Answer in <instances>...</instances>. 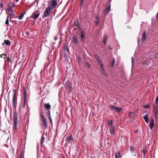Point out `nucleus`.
I'll return each mask as SVG.
<instances>
[{"label":"nucleus","mask_w":158,"mask_h":158,"mask_svg":"<svg viewBox=\"0 0 158 158\" xmlns=\"http://www.w3.org/2000/svg\"><path fill=\"white\" fill-rule=\"evenodd\" d=\"M51 8H55L57 5V1L56 0H51L50 3Z\"/></svg>","instance_id":"obj_3"},{"label":"nucleus","mask_w":158,"mask_h":158,"mask_svg":"<svg viewBox=\"0 0 158 158\" xmlns=\"http://www.w3.org/2000/svg\"><path fill=\"white\" fill-rule=\"evenodd\" d=\"M5 145L6 147H8V146L6 144H5Z\"/></svg>","instance_id":"obj_62"},{"label":"nucleus","mask_w":158,"mask_h":158,"mask_svg":"<svg viewBox=\"0 0 158 158\" xmlns=\"http://www.w3.org/2000/svg\"><path fill=\"white\" fill-rule=\"evenodd\" d=\"M65 86L66 88H67L70 91H72L73 89L71 86V83L68 80L67 81Z\"/></svg>","instance_id":"obj_7"},{"label":"nucleus","mask_w":158,"mask_h":158,"mask_svg":"<svg viewBox=\"0 0 158 158\" xmlns=\"http://www.w3.org/2000/svg\"><path fill=\"white\" fill-rule=\"evenodd\" d=\"M42 122L43 123L45 127H46L47 126V123L46 122V119L42 120Z\"/></svg>","instance_id":"obj_27"},{"label":"nucleus","mask_w":158,"mask_h":158,"mask_svg":"<svg viewBox=\"0 0 158 158\" xmlns=\"http://www.w3.org/2000/svg\"><path fill=\"white\" fill-rule=\"evenodd\" d=\"M5 42H4V43H2V45H3V46H4L5 45Z\"/></svg>","instance_id":"obj_57"},{"label":"nucleus","mask_w":158,"mask_h":158,"mask_svg":"<svg viewBox=\"0 0 158 158\" xmlns=\"http://www.w3.org/2000/svg\"><path fill=\"white\" fill-rule=\"evenodd\" d=\"M108 36L107 35H104V39L103 40V43L104 44H106Z\"/></svg>","instance_id":"obj_18"},{"label":"nucleus","mask_w":158,"mask_h":158,"mask_svg":"<svg viewBox=\"0 0 158 158\" xmlns=\"http://www.w3.org/2000/svg\"><path fill=\"white\" fill-rule=\"evenodd\" d=\"M110 5H109L105 10V12L106 13V15L108 14L110 12Z\"/></svg>","instance_id":"obj_11"},{"label":"nucleus","mask_w":158,"mask_h":158,"mask_svg":"<svg viewBox=\"0 0 158 158\" xmlns=\"http://www.w3.org/2000/svg\"><path fill=\"white\" fill-rule=\"evenodd\" d=\"M98 63V64L100 66L101 68L103 67V64L102 63V61L101 60H99L97 61Z\"/></svg>","instance_id":"obj_29"},{"label":"nucleus","mask_w":158,"mask_h":158,"mask_svg":"<svg viewBox=\"0 0 158 158\" xmlns=\"http://www.w3.org/2000/svg\"><path fill=\"white\" fill-rule=\"evenodd\" d=\"M18 115L16 113H14L13 115V131H15L16 130L17 127Z\"/></svg>","instance_id":"obj_1"},{"label":"nucleus","mask_w":158,"mask_h":158,"mask_svg":"<svg viewBox=\"0 0 158 158\" xmlns=\"http://www.w3.org/2000/svg\"><path fill=\"white\" fill-rule=\"evenodd\" d=\"M148 118V114H146L143 117V118L144 119L145 122L147 123H148V122L149 121Z\"/></svg>","instance_id":"obj_13"},{"label":"nucleus","mask_w":158,"mask_h":158,"mask_svg":"<svg viewBox=\"0 0 158 158\" xmlns=\"http://www.w3.org/2000/svg\"><path fill=\"white\" fill-rule=\"evenodd\" d=\"M80 36L81 37V40L82 42L84 43L85 41V37L83 32L82 31L81 32Z\"/></svg>","instance_id":"obj_10"},{"label":"nucleus","mask_w":158,"mask_h":158,"mask_svg":"<svg viewBox=\"0 0 158 158\" xmlns=\"http://www.w3.org/2000/svg\"><path fill=\"white\" fill-rule=\"evenodd\" d=\"M140 39H139H139H138V42H139V41H140Z\"/></svg>","instance_id":"obj_61"},{"label":"nucleus","mask_w":158,"mask_h":158,"mask_svg":"<svg viewBox=\"0 0 158 158\" xmlns=\"http://www.w3.org/2000/svg\"><path fill=\"white\" fill-rule=\"evenodd\" d=\"M156 18L158 19V12L157 13V16H156Z\"/></svg>","instance_id":"obj_56"},{"label":"nucleus","mask_w":158,"mask_h":158,"mask_svg":"<svg viewBox=\"0 0 158 158\" xmlns=\"http://www.w3.org/2000/svg\"><path fill=\"white\" fill-rule=\"evenodd\" d=\"M23 93H24V95H23V98H24V99H27V95H26L27 92H26V90L25 89H24V90Z\"/></svg>","instance_id":"obj_26"},{"label":"nucleus","mask_w":158,"mask_h":158,"mask_svg":"<svg viewBox=\"0 0 158 158\" xmlns=\"http://www.w3.org/2000/svg\"><path fill=\"white\" fill-rule=\"evenodd\" d=\"M7 61L8 62H11L10 59V58H8L7 59Z\"/></svg>","instance_id":"obj_51"},{"label":"nucleus","mask_w":158,"mask_h":158,"mask_svg":"<svg viewBox=\"0 0 158 158\" xmlns=\"http://www.w3.org/2000/svg\"><path fill=\"white\" fill-rule=\"evenodd\" d=\"M40 117L42 119V120H43V119H45V118L44 116L43 115V114H40Z\"/></svg>","instance_id":"obj_40"},{"label":"nucleus","mask_w":158,"mask_h":158,"mask_svg":"<svg viewBox=\"0 0 158 158\" xmlns=\"http://www.w3.org/2000/svg\"><path fill=\"white\" fill-rule=\"evenodd\" d=\"M4 42L7 45H10V41L9 40H4Z\"/></svg>","instance_id":"obj_21"},{"label":"nucleus","mask_w":158,"mask_h":158,"mask_svg":"<svg viewBox=\"0 0 158 158\" xmlns=\"http://www.w3.org/2000/svg\"><path fill=\"white\" fill-rule=\"evenodd\" d=\"M44 106L45 108L46 109V110H49L50 109L51 106L49 103L45 104L44 105Z\"/></svg>","instance_id":"obj_12"},{"label":"nucleus","mask_w":158,"mask_h":158,"mask_svg":"<svg viewBox=\"0 0 158 158\" xmlns=\"http://www.w3.org/2000/svg\"><path fill=\"white\" fill-rule=\"evenodd\" d=\"M78 61H79L81 60L80 57H78Z\"/></svg>","instance_id":"obj_55"},{"label":"nucleus","mask_w":158,"mask_h":158,"mask_svg":"<svg viewBox=\"0 0 158 158\" xmlns=\"http://www.w3.org/2000/svg\"><path fill=\"white\" fill-rule=\"evenodd\" d=\"M154 125V120L153 118L151 119L149 123V126L151 130L152 129Z\"/></svg>","instance_id":"obj_9"},{"label":"nucleus","mask_w":158,"mask_h":158,"mask_svg":"<svg viewBox=\"0 0 158 158\" xmlns=\"http://www.w3.org/2000/svg\"><path fill=\"white\" fill-rule=\"evenodd\" d=\"M154 112H157V106H156L155 105H154Z\"/></svg>","instance_id":"obj_30"},{"label":"nucleus","mask_w":158,"mask_h":158,"mask_svg":"<svg viewBox=\"0 0 158 158\" xmlns=\"http://www.w3.org/2000/svg\"><path fill=\"white\" fill-rule=\"evenodd\" d=\"M109 107L110 109L116 111L117 112H119L120 111V108L118 107H114L113 106L110 105Z\"/></svg>","instance_id":"obj_8"},{"label":"nucleus","mask_w":158,"mask_h":158,"mask_svg":"<svg viewBox=\"0 0 158 158\" xmlns=\"http://www.w3.org/2000/svg\"><path fill=\"white\" fill-rule=\"evenodd\" d=\"M132 113V112H129V114H128V116L129 117H131V114Z\"/></svg>","instance_id":"obj_50"},{"label":"nucleus","mask_w":158,"mask_h":158,"mask_svg":"<svg viewBox=\"0 0 158 158\" xmlns=\"http://www.w3.org/2000/svg\"><path fill=\"white\" fill-rule=\"evenodd\" d=\"M87 66L88 67H89V68L90 67V65H89V64H87Z\"/></svg>","instance_id":"obj_58"},{"label":"nucleus","mask_w":158,"mask_h":158,"mask_svg":"<svg viewBox=\"0 0 158 158\" xmlns=\"http://www.w3.org/2000/svg\"><path fill=\"white\" fill-rule=\"evenodd\" d=\"M40 13H36L31 16L32 18L35 19H37L40 15Z\"/></svg>","instance_id":"obj_14"},{"label":"nucleus","mask_w":158,"mask_h":158,"mask_svg":"<svg viewBox=\"0 0 158 158\" xmlns=\"http://www.w3.org/2000/svg\"><path fill=\"white\" fill-rule=\"evenodd\" d=\"M16 2H18L19 0H15Z\"/></svg>","instance_id":"obj_60"},{"label":"nucleus","mask_w":158,"mask_h":158,"mask_svg":"<svg viewBox=\"0 0 158 158\" xmlns=\"http://www.w3.org/2000/svg\"><path fill=\"white\" fill-rule=\"evenodd\" d=\"M115 158H121L122 157L120 152L115 153Z\"/></svg>","instance_id":"obj_15"},{"label":"nucleus","mask_w":158,"mask_h":158,"mask_svg":"<svg viewBox=\"0 0 158 158\" xmlns=\"http://www.w3.org/2000/svg\"><path fill=\"white\" fill-rule=\"evenodd\" d=\"M113 121L112 120H110V121H108V127H110L111 126H114L113 124Z\"/></svg>","instance_id":"obj_20"},{"label":"nucleus","mask_w":158,"mask_h":158,"mask_svg":"<svg viewBox=\"0 0 158 158\" xmlns=\"http://www.w3.org/2000/svg\"><path fill=\"white\" fill-rule=\"evenodd\" d=\"M130 151H131V152L134 151V147L131 146L130 148Z\"/></svg>","instance_id":"obj_34"},{"label":"nucleus","mask_w":158,"mask_h":158,"mask_svg":"<svg viewBox=\"0 0 158 158\" xmlns=\"http://www.w3.org/2000/svg\"><path fill=\"white\" fill-rule=\"evenodd\" d=\"M49 120V121H50V123L51 124V125H52V118H51V117H48Z\"/></svg>","instance_id":"obj_38"},{"label":"nucleus","mask_w":158,"mask_h":158,"mask_svg":"<svg viewBox=\"0 0 158 158\" xmlns=\"http://www.w3.org/2000/svg\"><path fill=\"white\" fill-rule=\"evenodd\" d=\"M65 141H66L69 144L72 143L73 141V139L72 137V135L71 134L69 136H67L66 137Z\"/></svg>","instance_id":"obj_4"},{"label":"nucleus","mask_w":158,"mask_h":158,"mask_svg":"<svg viewBox=\"0 0 158 158\" xmlns=\"http://www.w3.org/2000/svg\"><path fill=\"white\" fill-rule=\"evenodd\" d=\"M146 152V148L145 147L143 148V157H144L145 156Z\"/></svg>","instance_id":"obj_23"},{"label":"nucleus","mask_w":158,"mask_h":158,"mask_svg":"<svg viewBox=\"0 0 158 158\" xmlns=\"http://www.w3.org/2000/svg\"><path fill=\"white\" fill-rule=\"evenodd\" d=\"M44 134H43L41 136V140H40V143H41V145H42V144L44 141Z\"/></svg>","instance_id":"obj_24"},{"label":"nucleus","mask_w":158,"mask_h":158,"mask_svg":"<svg viewBox=\"0 0 158 158\" xmlns=\"http://www.w3.org/2000/svg\"><path fill=\"white\" fill-rule=\"evenodd\" d=\"M64 49L65 51H66L68 52H69V50L68 47L67 45H64Z\"/></svg>","instance_id":"obj_28"},{"label":"nucleus","mask_w":158,"mask_h":158,"mask_svg":"<svg viewBox=\"0 0 158 158\" xmlns=\"http://www.w3.org/2000/svg\"><path fill=\"white\" fill-rule=\"evenodd\" d=\"M26 105V103L23 102V107H25Z\"/></svg>","instance_id":"obj_48"},{"label":"nucleus","mask_w":158,"mask_h":158,"mask_svg":"<svg viewBox=\"0 0 158 158\" xmlns=\"http://www.w3.org/2000/svg\"><path fill=\"white\" fill-rule=\"evenodd\" d=\"M131 61H132V64H133V57H132L131 58Z\"/></svg>","instance_id":"obj_54"},{"label":"nucleus","mask_w":158,"mask_h":158,"mask_svg":"<svg viewBox=\"0 0 158 158\" xmlns=\"http://www.w3.org/2000/svg\"><path fill=\"white\" fill-rule=\"evenodd\" d=\"M84 1V0H81V1L82 3H83Z\"/></svg>","instance_id":"obj_59"},{"label":"nucleus","mask_w":158,"mask_h":158,"mask_svg":"<svg viewBox=\"0 0 158 158\" xmlns=\"http://www.w3.org/2000/svg\"><path fill=\"white\" fill-rule=\"evenodd\" d=\"M76 27H77L79 29H81L80 25L79 24V23L78 22V24L76 25Z\"/></svg>","instance_id":"obj_44"},{"label":"nucleus","mask_w":158,"mask_h":158,"mask_svg":"<svg viewBox=\"0 0 158 158\" xmlns=\"http://www.w3.org/2000/svg\"><path fill=\"white\" fill-rule=\"evenodd\" d=\"M8 17H9L8 16L7 17V19H6V20L5 22V24H8L9 23V20L8 19Z\"/></svg>","instance_id":"obj_39"},{"label":"nucleus","mask_w":158,"mask_h":158,"mask_svg":"<svg viewBox=\"0 0 158 158\" xmlns=\"http://www.w3.org/2000/svg\"><path fill=\"white\" fill-rule=\"evenodd\" d=\"M154 118H156L157 117V112H154Z\"/></svg>","instance_id":"obj_41"},{"label":"nucleus","mask_w":158,"mask_h":158,"mask_svg":"<svg viewBox=\"0 0 158 158\" xmlns=\"http://www.w3.org/2000/svg\"><path fill=\"white\" fill-rule=\"evenodd\" d=\"M27 99H23V102L26 103L27 102Z\"/></svg>","instance_id":"obj_49"},{"label":"nucleus","mask_w":158,"mask_h":158,"mask_svg":"<svg viewBox=\"0 0 158 158\" xmlns=\"http://www.w3.org/2000/svg\"><path fill=\"white\" fill-rule=\"evenodd\" d=\"M94 57L97 60V61L100 60L98 56L96 54H95L94 55Z\"/></svg>","instance_id":"obj_32"},{"label":"nucleus","mask_w":158,"mask_h":158,"mask_svg":"<svg viewBox=\"0 0 158 158\" xmlns=\"http://www.w3.org/2000/svg\"><path fill=\"white\" fill-rule=\"evenodd\" d=\"M146 32L144 31L142 34V41H144L145 40L146 38Z\"/></svg>","instance_id":"obj_19"},{"label":"nucleus","mask_w":158,"mask_h":158,"mask_svg":"<svg viewBox=\"0 0 158 158\" xmlns=\"http://www.w3.org/2000/svg\"><path fill=\"white\" fill-rule=\"evenodd\" d=\"M143 107L145 108H150L149 104H147L144 106Z\"/></svg>","instance_id":"obj_36"},{"label":"nucleus","mask_w":158,"mask_h":158,"mask_svg":"<svg viewBox=\"0 0 158 158\" xmlns=\"http://www.w3.org/2000/svg\"><path fill=\"white\" fill-rule=\"evenodd\" d=\"M156 104L157 105L158 104V96H157L156 98Z\"/></svg>","instance_id":"obj_42"},{"label":"nucleus","mask_w":158,"mask_h":158,"mask_svg":"<svg viewBox=\"0 0 158 158\" xmlns=\"http://www.w3.org/2000/svg\"><path fill=\"white\" fill-rule=\"evenodd\" d=\"M25 35H26L27 36H28L29 35V33L28 32H26L25 33Z\"/></svg>","instance_id":"obj_47"},{"label":"nucleus","mask_w":158,"mask_h":158,"mask_svg":"<svg viewBox=\"0 0 158 158\" xmlns=\"http://www.w3.org/2000/svg\"><path fill=\"white\" fill-rule=\"evenodd\" d=\"M25 14V13H24L23 14H22L21 15H20L19 16V19H20V20L22 19V18H23V17L24 16V15Z\"/></svg>","instance_id":"obj_33"},{"label":"nucleus","mask_w":158,"mask_h":158,"mask_svg":"<svg viewBox=\"0 0 158 158\" xmlns=\"http://www.w3.org/2000/svg\"><path fill=\"white\" fill-rule=\"evenodd\" d=\"M155 57L156 58H158V52H157L155 54Z\"/></svg>","instance_id":"obj_45"},{"label":"nucleus","mask_w":158,"mask_h":158,"mask_svg":"<svg viewBox=\"0 0 158 158\" xmlns=\"http://www.w3.org/2000/svg\"><path fill=\"white\" fill-rule=\"evenodd\" d=\"M47 111L46 112L47 116L48 117H51V115H50V110H46Z\"/></svg>","instance_id":"obj_22"},{"label":"nucleus","mask_w":158,"mask_h":158,"mask_svg":"<svg viewBox=\"0 0 158 158\" xmlns=\"http://www.w3.org/2000/svg\"><path fill=\"white\" fill-rule=\"evenodd\" d=\"M115 59L114 58H113L112 61L111 63V67H113L114 66V63L115 62Z\"/></svg>","instance_id":"obj_31"},{"label":"nucleus","mask_w":158,"mask_h":158,"mask_svg":"<svg viewBox=\"0 0 158 158\" xmlns=\"http://www.w3.org/2000/svg\"><path fill=\"white\" fill-rule=\"evenodd\" d=\"M35 2H37L38 1V0H35Z\"/></svg>","instance_id":"obj_63"},{"label":"nucleus","mask_w":158,"mask_h":158,"mask_svg":"<svg viewBox=\"0 0 158 158\" xmlns=\"http://www.w3.org/2000/svg\"><path fill=\"white\" fill-rule=\"evenodd\" d=\"M95 18L96 19V20H99V19L98 16V15L96 16Z\"/></svg>","instance_id":"obj_43"},{"label":"nucleus","mask_w":158,"mask_h":158,"mask_svg":"<svg viewBox=\"0 0 158 158\" xmlns=\"http://www.w3.org/2000/svg\"><path fill=\"white\" fill-rule=\"evenodd\" d=\"M101 70L103 73V74H104V75L105 76H106L107 75V74L106 73V72L104 70V68H103V67L101 68Z\"/></svg>","instance_id":"obj_25"},{"label":"nucleus","mask_w":158,"mask_h":158,"mask_svg":"<svg viewBox=\"0 0 158 158\" xmlns=\"http://www.w3.org/2000/svg\"><path fill=\"white\" fill-rule=\"evenodd\" d=\"M108 49L110 50H112V48L110 47V46H109Z\"/></svg>","instance_id":"obj_53"},{"label":"nucleus","mask_w":158,"mask_h":158,"mask_svg":"<svg viewBox=\"0 0 158 158\" xmlns=\"http://www.w3.org/2000/svg\"><path fill=\"white\" fill-rule=\"evenodd\" d=\"M108 131L111 135H114L115 134L114 127L111 126L108 127Z\"/></svg>","instance_id":"obj_6"},{"label":"nucleus","mask_w":158,"mask_h":158,"mask_svg":"<svg viewBox=\"0 0 158 158\" xmlns=\"http://www.w3.org/2000/svg\"><path fill=\"white\" fill-rule=\"evenodd\" d=\"M9 12H11V13H9V14L10 15V16H12L14 15L13 13V10L11 9V8H9L7 9Z\"/></svg>","instance_id":"obj_16"},{"label":"nucleus","mask_w":158,"mask_h":158,"mask_svg":"<svg viewBox=\"0 0 158 158\" xmlns=\"http://www.w3.org/2000/svg\"><path fill=\"white\" fill-rule=\"evenodd\" d=\"M16 93L15 91L13 95V104L14 107H15V106H16L17 104V98L16 97Z\"/></svg>","instance_id":"obj_5"},{"label":"nucleus","mask_w":158,"mask_h":158,"mask_svg":"<svg viewBox=\"0 0 158 158\" xmlns=\"http://www.w3.org/2000/svg\"><path fill=\"white\" fill-rule=\"evenodd\" d=\"M51 10V8L50 6H48L46 8L44 13V16L47 17L50 15V13Z\"/></svg>","instance_id":"obj_2"},{"label":"nucleus","mask_w":158,"mask_h":158,"mask_svg":"<svg viewBox=\"0 0 158 158\" xmlns=\"http://www.w3.org/2000/svg\"><path fill=\"white\" fill-rule=\"evenodd\" d=\"M138 132H139V130L138 129L136 130H135V133H136Z\"/></svg>","instance_id":"obj_52"},{"label":"nucleus","mask_w":158,"mask_h":158,"mask_svg":"<svg viewBox=\"0 0 158 158\" xmlns=\"http://www.w3.org/2000/svg\"><path fill=\"white\" fill-rule=\"evenodd\" d=\"M0 7L1 8H3V3L2 2H1L0 3Z\"/></svg>","instance_id":"obj_46"},{"label":"nucleus","mask_w":158,"mask_h":158,"mask_svg":"<svg viewBox=\"0 0 158 158\" xmlns=\"http://www.w3.org/2000/svg\"><path fill=\"white\" fill-rule=\"evenodd\" d=\"M9 13H11V12H9Z\"/></svg>","instance_id":"obj_64"},{"label":"nucleus","mask_w":158,"mask_h":158,"mask_svg":"<svg viewBox=\"0 0 158 158\" xmlns=\"http://www.w3.org/2000/svg\"><path fill=\"white\" fill-rule=\"evenodd\" d=\"M99 23V20H96L95 21V26L97 27L98 26Z\"/></svg>","instance_id":"obj_37"},{"label":"nucleus","mask_w":158,"mask_h":158,"mask_svg":"<svg viewBox=\"0 0 158 158\" xmlns=\"http://www.w3.org/2000/svg\"><path fill=\"white\" fill-rule=\"evenodd\" d=\"M73 43L75 44H77V37L74 36L73 38Z\"/></svg>","instance_id":"obj_17"},{"label":"nucleus","mask_w":158,"mask_h":158,"mask_svg":"<svg viewBox=\"0 0 158 158\" xmlns=\"http://www.w3.org/2000/svg\"><path fill=\"white\" fill-rule=\"evenodd\" d=\"M13 5V4L12 3H9L8 4V6L9 8H12V7Z\"/></svg>","instance_id":"obj_35"}]
</instances>
